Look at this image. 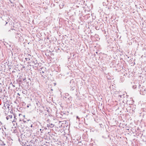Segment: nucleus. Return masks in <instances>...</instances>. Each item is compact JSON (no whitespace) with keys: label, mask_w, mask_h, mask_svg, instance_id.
I'll return each mask as SVG.
<instances>
[{"label":"nucleus","mask_w":146,"mask_h":146,"mask_svg":"<svg viewBox=\"0 0 146 146\" xmlns=\"http://www.w3.org/2000/svg\"><path fill=\"white\" fill-rule=\"evenodd\" d=\"M75 87H72V88L71 89V90H73L74 89Z\"/></svg>","instance_id":"39448f33"},{"label":"nucleus","mask_w":146,"mask_h":146,"mask_svg":"<svg viewBox=\"0 0 146 146\" xmlns=\"http://www.w3.org/2000/svg\"><path fill=\"white\" fill-rule=\"evenodd\" d=\"M47 126L48 127H50L51 128H52L54 126V125L51 123L50 124V125H48Z\"/></svg>","instance_id":"f257e3e1"},{"label":"nucleus","mask_w":146,"mask_h":146,"mask_svg":"<svg viewBox=\"0 0 146 146\" xmlns=\"http://www.w3.org/2000/svg\"><path fill=\"white\" fill-rule=\"evenodd\" d=\"M30 58H31L29 57V58H26L25 59L27 61H28V60H30Z\"/></svg>","instance_id":"20e7f679"},{"label":"nucleus","mask_w":146,"mask_h":146,"mask_svg":"<svg viewBox=\"0 0 146 146\" xmlns=\"http://www.w3.org/2000/svg\"><path fill=\"white\" fill-rule=\"evenodd\" d=\"M28 57H29V56H31V55L30 54H28Z\"/></svg>","instance_id":"0eeeda50"},{"label":"nucleus","mask_w":146,"mask_h":146,"mask_svg":"<svg viewBox=\"0 0 146 146\" xmlns=\"http://www.w3.org/2000/svg\"><path fill=\"white\" fill-rule=\"evenodd\" d=\"M6 118L7 120H8V119H9V117H8V116H7V117Z\"/></svg>","instance_id":"423d86ee"},{"label":"nucleus","mask_w":146,"mask_h":146,"mask_svg":"<svg viewBox=\"0 0 146 146\" xmlns=\"http://www.w3.org/2000/svg\"><path fill=\"white\" fill-rule=\"evenodd\" d=\"M77 118H78V116H77Z\"/></svg>","instance_id":"ddd939ff"},{"label":"nucleus","mask_w":146,"mask_h":146,"mask_svg":"<svg viewBox=\"0 0 146 146\" xmlns=\"http://www.w3.org/2000/svg\"><path fill=\"white\" fill-rule=\"evenodd\" d=\"M3 132H2V133H3V135H4L5 137L6 136V134L5 133L4 131L3 130Z\"/></svg>","instance_id":"f03ea898"},{"label":"nucleus","mask_w":146,"mask_h":146,"mask_svg":"<svg viewBox=\"0 0 146 146\" xmlns=\"http://www.w3.org/2000/svg\"><path fill=\"white\" fill-rule=\"evenodd\" d=\"M8 116L9 117V119H11L12 118L13 115H9Z\"/></svg>","instance_id":"7ed1b4c3"},{"label":"nucleus","mask_w":146,"mask_h":146,"mask_svg":"<svg viewBox=\"0 0 146 146\" xmlns=\"http://www.w3.org/2000/svg\"><path fill=\"white\" fill-rule=\"evenodd\" d=\"M120 96L121 97V95Z\"/></svg>","instance_id":"f8f14e48"},{"label":"nucleus","mask_w":146,"mask_h":146,"mask_svg":"<svg viewBox=\"0 0 146 146\" xmlns=\"http://www.w3.org/2000/svg\"><path fill=\"white\" fill-rule=\"evenodd\" d=\"M23 121L24 122H26V121L25 120H24Z\"/></svg>","instance_id":"1a4fd4ad"},{"label":"nucleus","mask_w":146,"mask_h":146,"mask_svg":"<svg viewBox=\"0 0 146 146\" xmlns=\"http://www.w3.org/2000/svg\"><path fill=\"white\" fill-rule=\"evenodd\" d=\"M5 22H6V24H5V25L6 24H7V22H6V21H5Z\"/></svg>","instance_id":"6e6552de"},{"label":"nucleus","mask_w":146,"mask_h":146,"mask_svg":"<svg viewBox=\"0 0 146 146\" xmlns=\"http://www.w3.org/2000/svg\"><path fill=\"white\" fill-rule=\"evenodd\" d=\"M14 118H15V115H14Z\"/></svg>","instance_id":"9b49d317"},{"label":"nucleus","mask_w":146,"mask_h":146,"mask_svg":"<svg viewBox=\"0 0 146 146\" xmlns=\"http://www.w3.org/2000/svg\"><path fill=\"white\" fill-rule=\"evenodd\" d=\"M17 34L19 35V34H18V33H17Z\"/></svg>","instance_id":"4468645a"},{"label":"nucleus","mask_w":146,"mask_h":146,"mask_svg":"<svg viewBox=\"0 0 146 146\" xmlns=\"http://www.w3.org/2000/svg\"><path fill=\"white\" fill-rule=\"evenodd\" d=\"M27 146H31V145H27Z\"/></svg>","instance_id":"9d476101"}]
</instances>
